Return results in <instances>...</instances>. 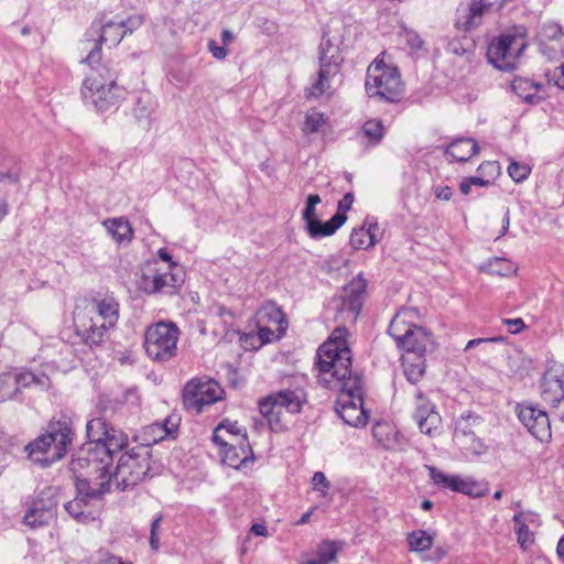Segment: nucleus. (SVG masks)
<instances>
[{
	"label": "nucleus",
	"mask_w": 564,
	"mask_h": 564,
	"mask_svg": "<svg viewBox=\"0 0 564 564\" xmlns=\"http://www.w3.org/2000/svg\"><path fill=\"white\" fill-rule=\"evenodd\" d=\"M346 327H336L327 341L317 350L318 381L339 392L336 412L343 421L354 427H364L369 420L364 408L361 378L351 370V351L347 343Z\"/></svg>",
	"instance_id": "1"
},
{
	"label": "nucleus",
	"mask_w": 564,
	"mask_h": 564,
	"mask_svg": "<svg viewBox=\"0 0 564 564\" xmlns=\"http://www.w3.org/2000/svg\"><path fill=\"white\" fill-rule=\"evenodd\" d=\"M83 51L89 53L83 62L91 67L82 87V96L87 105L98 111H107L126 98V89L117 84L116 72L108 65L99 64L100 48L97 42L85 41Z\"/></svg>",
	"instance_id": "2"
},
{
	"label": "nucleus",
	"mask_w": 564,
	"mask_h": 564,
	"mask_svg": "<svg viewBox=\"0 0 564 564\" xmlns=\"http://www.w3.org/2000/svg\"><path fill=\"white\" fill-rule=\"evenodd\" d=\"M105 445L83 446L72 459L69 469L79 495L99 497L109 491L113 454Z\"/></svg>",
	"instance_id": "3"
},
{
	"label": "nucleus",
	"mask_w": 564,
	"mask_h": 564,
	"mask_svg": "<svg viewBox=\"0 0 564 564\" xmlns=\"http://www.w3.org/2000/svg\"><path fill=\"white\" fill-rule=\"evenodd\" d=\"M73 436L74 432L67 419L53 421L43 435L26 445L25 451L34 464L46 467L65 456Z\"/></svg>",
	"instance_id": "4"
},
{
	"label": "nucleus",
	"mask_w": 564,
	"mask_h": 564,
	"mask_svg": "<svg viewBox=\"0 0 564 564\" xmlns=\"http://www.w3.org/2000/svg\"><path fill=\"white\" fill-rule=\"evenodd\" d=\"M382 57H377L367 69L366 91L369 97L381 101H399L403 94V85L397 67L389 66Z\"/></svg>",
	"instance_id": "5"
},
{
	"label": "nucleus",
	"mask_w": 564,
	"mask_h": 564,
	"mask_svg": "<svg viewBox=\"0 0 564 564\" xmlns=\"http://www.w3.org/2000/svg\"><path fill=\"white\" fill-rule=\"evenodd\" d=\"M413 312L400 311L391 321L388 333L394 339L398 347L405 350V354H421L433 345L432 335L423 327L411 323Z\"/></svg>",
	"instance_id": "6"
},
{
	"label": "nucleus",
	"mask_w": 564,
	"mask_h": 564,
	"mask_svg": "<svg viewBox=\"0 0 564 564\" xmlns=\"http://www.w3.org/2000/svg\"><path fill=\"white\" fill-rule=\"evenodd\" d=\"M305 402L302 389H284L272 392L259 401V411L267 419L273 432L283 430L282 411L299 413Z\"/></svg>",
	"instance_id": "7"
},
{
	"label": "nucleus",
	"mask_w": 564,
	"mask_h": 564,
	"mask_svg": "<svg viewBox=\"0 0 564 564\" xmlns=\"http://www.w3.org/2000/svg\"><path fill=\"white\" fill-rule=\"evenodd\" d=\"M150 471V454L147 447L140 446L122 454L112 473L117 488L126 490L142 481Z\"/></svg>",
	"instance_id": "8"
},
{
	"label": "nucleus",
	"mask_w": 564,
	"mask_h": 564,
	"mask_svg": "<svg viewBox=\"0 0 564 564\" xmlns=\"http://www.w3.org/2000/svg\"><path fill=\"white\" fill-rule=\"evenodd\" d=\"M180 330L172 322H159L147 328L144 348L156 361H166L176 355Z\"/></svg>",
	"instance_id": "9"
},
{
	"label": "nucleus",
	"mask_w": 564,
	"mask_h": 564,
	"mask_svg": "<svg viewBox=\"0 0 564 564\" xmlns=\"http://www.w3.org/2000/svg\"><path fill=\"white\" fill-rule=\"evenodd\" d=\"M51 379L44 372L14 369L0 373V403L14 399L24 389L46 391Z\"/></svg>",
	"instance_id": "10"
},
{
	"label": "nucleus",
	"mask_w": 564,
	"mask_h": 564,
	"mask_svg": "<svg viewBox=\"0 0 564 564\" xmlns=\"http://www.w3.org/2000/svg\"><path fill=\"white\" fill-rule=\"evenodd\" d=\"M319 72L317 80L312 85L308 91L310 97H319L330 88V79L337 75L343 62L340 48L337 43L324 34L319 45Z\"/></svg>",
	"instance_id": "11"
},
{
	"label": "nucleus",
	"mask_w": 564,
	"mask_h": 564,
	"mask_svg": "<svg viewBox=\"0 0 564 564\" xmlns=\"http://www.w3.org/2000/svg\"><path fill=\"white\" fill-rule=\"evenodd\" d=\"M527 47L525 39L520 34H501L488 46L489 62L498 69L510 70Z\"/></svg>",
	"instance_id": "12"
},
{
	"label": "nucleus",
	"mask_w": 564,
	"mask_h": 564,
	"mask_svg": "<svg viewBox=\"0 0 564 564\" xmlns=\"http://www.w3.org/2000/svg\"><path fill=\"white\" fill-rule=\"evenodd\" d=\"M224 390L213 379L195 378L186 383L183 390V403L188 411L200 413L205 406L220 401Z\"/></svg>",
	"instance_id": "13"
},
{
	"label": "nucleus",
	"mask_w": 564,
	"mask_h": 564,
	"mask_svg": "<svg viewBox=\"0 0 564 564\" xmlns=\"http://www.w3.org/2000/svg\"><path fill=\"white\" fill-rule=\"evenodd\" d=\"M183 282V271L178 265L158 267L156 263L148 264L139 280V288L148 294L162 291L164 288H176Z\"/></svg>",
	"instance_id": "14"
},
{
	"label": "nucleus",
	"mask_w": 564,
	"mask_h": 564,
	"mask_svg": "<svg viewBox=\"0 0 564 564\" xmlns=\"http://www.w3.org/2000/svg\"><path fill=\"white\" fill-rule=\"evenodd\" d=\"M319 203V195L310 194L306 198L305 208L302 212V218L306 224V231L313 239L332 236L347 220L346 215L336 213L328 221L322 223L316 217V206Z\"/></svg>",
	"instance_id": "15"
},
{
	"label": "nucleus",
	"mask_w": 564,
	"mask_h": 564,
	"mask_svg": "<svg viewBox=\"0 0 564 564\" xmlns=\"http://www.w3.org/2000/svg\"><path fill=\"white\" fill-rule=\"evenodd\" d=\"M86 432L89 442L85 446L105 445L111 452H119L128 444V435L101 417L89 420Z\"/></svg>",
	"instance_id": "16"
},
{
	"label": "nucleus",
	"mask_w": 564,
	"mask_h": 564,
	"mask_svg": "<svg viewBox=\"0 0 564 564\" xmlns=\"http://www.w3.org/2000/svg\"><path fill=\"white\" fill-rule=\"evenodd\" d=\"M88 315V311L79 306L76 307L74 311L75 333L87 346H100L106 341L109 330L112 328L97 315L91 318Z\"/></svg>",
	"instance_id": "17"
},
{
	"label": "nucleus",
	"mask_w": 564,
	"mask_h": 564,
	"mask_svg": "<svg viewBox=\"0 0 564 564\" xmlns=\"http://www.w3.org/2000/svg\"><path fill=\"white\" fill-rule=\"evenodd\" d=\"M517 413L520 422L535 438L542 442L551 438V421L543 409L522 403L517 405Z\"/></svg>",
	"instance_id": "18"
},
{
	"label": "nucleus",
	"mask_w": 564,
	"mask_h": 564,
	"mask_svg": "<svg viewBox=\"0 0 564 564\" xmlns=\"http://www.w3.org/2000/svg\"><path fill=\"white\" fill-rule=\"evenodd\" d=\"M427 468L430 478L438 487L471 497H482L486 494V489L471 477L463 478L457 475L445 474L435 467Z\"/></svg>",
	"instance_id": "19"
},
{
	"label": "nucleus",
	"mask_w": 564,
	"mask_h": 564,
	"mask_svg": "<svg viewBox=\"0 0 564 564\" xmlns=\"http://www.w3.org/2000/svg\"><path fill=\"white\" fill-rule=\"evenodd\" d=\"M57 502L48 491H41L28 508L23 523L32 529L47 525L56 516Z\"/></svg>",
	"instance_id": "20"
},
{
	"label": "nucleus",
	"mask_w": 564,
	"mask_h": 564,
	"mask_svg": "<svg viewBox=\"0 0 564 564\" xmlns=\"http://www.w3.org/2000/svg\"><path fill=\"white\" fill-rule=\"evenodd\" d=\"M477 420V416L470 414L459 416L455 423L454 441L465 452L480 455L485 453L486 446L476 438L473 431V425Z\"/></svg>",
	"instance_id": "21"
},
{
	"label": "nucleus",
	"mask_w": 564,
	"mask_h": 564,
	"mask_svg": "<svg viewBox=\"0 0 564 564\" xmlns=\"http://www.w3.org/2000/svg\"><path fill=\"white\" fill-rule=\"evenodd\" d=\"M366 289L367 281L361 275L354 279L343 290L341 305L338 308L339 312L341 314L346 313L348 318L356 321L362 306Z\"/></svg>",
	"instance_id": "22"
},
{
	"label": "nucleus",
	"mask_w": 564,
	"mask_h": 564,
	"mask_svg": "<svg viewBox=\"0 0 564 564\" xmlns=\"http://www.w3.org/2000/svg\"><path fill=\"white\" fill-rule=\"evenodd\" d=\"M564 370L562 365H553L546 369L541 382V395L543 400L555 405L564 399Z\"/></svg>",
	"instance_id": "23"
},
{
	"label": "nucleus",
	"mask_w": 564,
	"mask_h": 564,
	"mask_svg": "<svg viewBox=\"0 0 564 564\" xmlns=\"http://www.w3.org/2000/svg\"><path fill=\"white\" fill-rule=\"evenodd\" d=\"M415 411L414 420L417 423L420 431L424 434L431 435L436 430L441 422L440 414L435 411L434 404L423 394L422 391H415Z\"/></svg>",
	"instance_id": "24"
},
{
	"label": "nucleus",
	"mask_w": 564,
	"mask_h": 564,
	"mask_svg": "<svg viewBox=\"0 0 564 564\" xmlns=\"http://www.w3.org/2000/svg\"><path fill=\"white\" fill-rule=\"evenodd\" d=\"M541 52L551 61H560L564 51V33L558 24L551 23L542 26L540 32Z\"/></svg>",
	"instance_id": "25"
},
{
	"label": "nucleus",
	"mask_w": 564,
	"mask_h": 564,
	"mask_svg": "<svg viewBox=\"0 0 564 564\" xmlns=\"http://www.w3.org/2000/svg\"><path fill=\"white\" fill-rule=\"evenodd\" d=\"M83 308L88 311L89 318L97 315V317H100L111 328H113L119 321V303L111 295L94 297Z\"/></svg>",
	"instance_id": "26"
},
{
	"label": "nucleus",
	"mask_w": 564,
	"mask_h": 564,
	"mask_svg": "<svg viewBox=\"0 0 564 564\" xmlns=\"http://www.w3.org/2000/svg\"><path fill=\"white\" fill-rule=\"evenodd\" d=\"M213 441L219 446H227V444L234 442L238 445H246L248 447L247 432L236 421H223L215 429L213 433ZM245 451L248 452V448Z\"/></svg>",
	"instance_id": "27"
},
{
	"label": "nucleus",
	"mask_w": 564,
	"mask_h": 564,
	"mask_svg": "<svg viewBox=\"0 0 564 564\" xmlns=\"http://www.w3.org/2000/svg\"><path fill=\"white\" fill-rule=\"evenodd\" d=\"M180 419L176 415L167 416L162 422H155L144 427L143 440L148 444H155L167 436H174L177 431Z\"/></svg>",
	"instance_id": "28"
},
{
	"label": "nucleus",
	"mask_w": 564,
	"mask_h": 564,
	"mask_svg": "<svg viewBox=\"0 0 564 564\" xmlns=\"http://www.w3.org/2000/svg\"><path fill=\"white\" fill-rule=\"evenodd\" d=\"M478 145L471 138H459L451 142L445 152L457 162H466L478 153Z\"/></svg>",
	"instance_id": "29"
},
{
	"label": "nucleus",
	"mask_w": 564,
	"mask_h": 564,
	"mask_svg": "<svg viewBox=\"0 0 564 564\" xmlns=\"http://www.w3.org/2000/svg\"><path fill=\"white\" fill-rule=\"evenodd\" d=\"M403 372L411 383L419 382L425 373V359L421 354H404L401 358Z\"/></svg>",
	"instance_id": "30"
},
{
	"label": "nucleus",
	"mask_w": 564,
	"mask_h": 564,
	"mask_svg": "<svg viewBox=\"0 0 564 564\" xmlns=\"http://www.w3.org/2000/svg\"><path fill=\"white\" fill-rule=\"evenodd\" d=\"M225 449L224 452V460L226 464H228L230 467L239 468L242 465H246V463L250 459V456L252 455V449L250 444L248 443V452L246 445H238L237 443L230 442L227 444V446H223Z\"/></svg>",
	"instance_id": "31"
},
{
	"label": "nucleus",
	"mask_w": 564,
	"mask_h": 564,
	"mask_svg": "<svg viewBox=\"0 0 564 564\" xmlns=\"http://www.w3.org/2000/svg\"><path fill=\"white\" fill-rule=\"evenodd\" d=\"M102 225L118 242L130 241L133 237L132 227L123 217L106 219Z\"/></svg>",
	"instance_id": "32"
},
{
	"label": "nucleus",
	"mask_w": 564,
	"mask_h": 564,
	"mask_svg": "<svg viewBox=\"0 0 564 564\" xmlns=\"http://www.w3.org/2000/svg\"><path fill=\"white\" fill-rule=\"evenodd\" d=\"M503 4V0H480L479 3H471L468 8V20L466 28L473 29L480 24L481 14L486 10H499Z\"/></svg>",
	"instance_id": "33"
},
{
	"label": "nucleus",
	"mask_w": 564,
	"mask_h": 564,
	"mask_svg": "<svg viewBox=\"0 0 564 564\" xmlns=\"http://www.w3.org/2000/svg\"><path fill=\"white\" fill-rule=\"evenodd\" d=\"M540 88V84H535L528 78L519 77L512 82L513 91L529 104H534L541 99L539 96Z\"/></svg>",
	"instance_id": "34"
},
{
	"label": "nucleus",
	"mask_w": 564,
	"mask_h": 564,
	"mask_svg": "<svg viewBox=\"0 0 564 564\" xmlns=\"http://www.w3.org/2000/svg\"><path fill=\"white\" fill-rule=\"evenodd\" d=\"M339 547L335 542L323 541L316 551L315 558L303 560L301 564H330L336 562Z\"/></svg>",
	"instance_id": "35"
},
{
	"label": "nucleus",
	"mask_w": 564,
	"mask_h": 564,
	"mask_svg": "<svg viewBox=\"0 0 564 564\" xmlns=\"http://www.w3.org/2000/svg\"><path fill=\"white\" fill-rule=\"evenodd\" d=\"M90 498L93 497L79 495V491L77 490V497L74 500L68 501L65 505V509L74 519L79 522H87L93 520L94 517L91 516V512L85 510V507H87V500Z\"/></svg>",
	"instance_id": "36"
},
{
	"label": "nucleus",
	"mask_w": 564,
	"mask_h": 564,
	"mask_svg": "<svg viewBox=\"0 0 564 564\" xmlns=\"http://www.w3.org/2000/svg\"><path fill=\"white\" fill-rule=\"evenodd\" d=\"M100 32V42L109 46H116L124 36L122 25H120L119 21L111 20L106 22L102 24Z\"/></svg>",
	"instance_id": "37"
},
{
	"label": "nucleus",
	"mask_w": 564,
	"mask_h": 564,
	"mask_svg": "<svg viewBox=\"0 0 564 564\" xmlns=\"http://www.w3.org/2000/svg\"><path fill=\"white\" fill-rule=\"evenodd\" d=\"M283 313L274 304L263 305L257 313V324L273 323L278 325V329H282Z\"/></svg>",
	"instance_id": "38"
},
{
	"label": "nucleus",
	"mask_w": 564,
	"mask_h": 564,
	"mask_svg": "<svg viewBox=\"0 0 564 564\" xmlns=\"http://www.w3.org/2000/svg\"><path fill=\"white\" fill-rule=\"evenodd\" d=\"M409 549L412 552H423L431 549L433 544V536L426 531L416 530L410 533L406 538Z\"/></svg>",
	"instance_id": "39"
},
{
	"label": "nucleus",
	"mask_w": 564,
	"mask_h": 564,
	"mask_svg": "<svg viewBox=\"0 0 564 564\" xmlns=\"http://www.w3.org/2000/svg\"><path fill=\"white\" fill-rule=\"evenodd\" d=\"M274 337V332L268 327L265 324H258V333L256 335L249 334L245 338V345H248L250 340V346L254 349L262 347L263 345L270 343Z\"/></svg>",
	"instance_id": "40"
},
{
	"label": "nucleus",
	"mask_w": 564,
	"mask_h": 564,
	"mask_svg": "<svg viewBox=\"0 0 564 564\" xmlns=\"http://www.w3.org/2000/svg\"><path fill=\"white\" fill-rule=\"evenodd\" d=\"M20 167L13 158L3 159L0 164V183L15 184L19 181Z\"/></svg>",
	"instance_id": "41"
},
{
	"label": "nucleus",
	"mask_w": 564,
	"mask_h": 564,
	"mask_svg": "<svg viewBox=\"0 0 564 564\" xmlns=\"http://www.w3.org/2000/svg\"><path fill=\"white\" fill-rule=\"evenodd\" d=\"M326 121L327 118L324 113L315 110L308 111L305 116L302 131L305 134L318 132L326 124Z\"/></svg>",
	"instance_id": "42"
},
{
	"label": "nucleus",
	"mask_w": 564,
	"mask_h": 564,
	"mask_svg": "<svg viewBox=\"0 0 564 564\" xmlns=\"http://www.w3.org/2000/svg\"><path fill=\"white\" fill-rule=\"evenodd\" d=\"M513 521L516 523V533L518 535L519 543L524 546L532 542V533L530 532L522 512L514 514Z\"/></svg>",
	"instance_id": "43"
},
{
	"label": "nucleus",
	"mask_w": 564,
	"mask_h": 564,
	"mask_svg": "<svg viewBox=\"0 0 564 564\" xmlns=\"http://www.w3.org/2000/svg\"><path fill=\"white\" fill-rule=\"evenodd\" d=\"M364 227L354 229L350 235V245L355 249H367L373 246V237H369Z\"/></svg>",
	"instance_id": "44"
},
{
	"label": "nucleus",
	"mask_w": 564,
	"mask_h": 564,
	"mask_svg": "<svg viewBox=\"0 0 564 564\" xmlns=\"http://www.w3.org/2000/svg\"><path fill=\"white\" fill-rule=\"evenodd\" d=\"M364 134L375 143H378L383 137V126L380 120L371 119L362 126Z\"/></svg>",
	"instance_id": "45"
},
{
	"label": "nucleus",
	"mask_w": 564,
	"mask_h": 564,
	"mask_svg": "<svg viewBox=\"0 0 564 564\" xmlns=\"http://www.w3.org/2000/svg\"><path fill=\"white\" fill-rule=\"evenodd\" d=\"M508 173L514 182L520 183L528 178L531 173V167L528 164L512 160L508 166Z\"/></svg>",
	"instance_id": "46"
},
{
	"label": "nucleus",
	"mask_w": 564,
	"mask_h": 564,
	"mask_svg": "<svg viewBox=\"0 0 564 564\" xmlns=\"http://www.w3.org/2000/svg\"><path fill=\"white\" fill-rule=\"evenodd\" d=\"M313 490L319 492L321 497H325L330 487L329 481L326 479L325 474L322 471L314 473L312 477Z\"/></svg>",
	"instance_id": "47"
},
{
	"label": "nucleus",
	"mask_w": 564,
	"mask_h": 564,
	"mask_svg": "<svg viewBox=\"0 0 564 564\" xmlns=\"http://www.w3.org/2000/svg\"><path fill=\"white\" fill-rule=\"evenodd\" d=\"M564 58L563 54L560 55V59ZM546 77H549V82H553L554 85L561 89H564V62L556 66L553 70L546 72Z\"/></svg>",
	"instance_id": "48"
},
{
	"label": "nucleus",
	"mask_w": 564,
	"mask_h": 564,
	"mask_svg": "<svg viewBox=\"0 0 564 564\" xmlns=\"http://www.w3.org/2000/svg\"><path fill=\"white\" fill-rule=\"evenodd\" d=\"M143 17L140 14H133L127 18L126 20H119L120 25H122V31L124 35L132 33L134 30L139 29L143 24Z\"/></svg>",
	"instance_id": "49"
},
{
	"label": "nucleus",
	"mask_w": 564,
	"mask_h": 564,
	"mask_svg": "<svg viewBox=\"0 0 564 564\" xmlns=\"http://www.w3.org/2000/svg\"><path fill=\"white\" fill-rule=\"evenodd\" d=\"M447 51L457 56H466V58H469V55L471 53L469 48L465 46V43L462 40L457 39H454L448 42Z\"/></svg>",
	"instance_id": "50"
},
{
	"label": "nucleus",
	"mask_w": 564,
	"mask_h": 564,
	"mask_svg": "<svg viewBox=\"0 0 564 564\" xmlns=\"http://www.w3.org/2000/svg\"><path fill=\"white\" fill-rule=\"evenodd\" d=\"M512 271V265L505 259L497 258L490 263V272L494 274L508 275Z\"/></svg>",
	"instance_id": "51"
},
{
	"label": "nucleus",
	"mask_w": 564,
	"mask_h": 564,
	"mask_svg": "<svg viewBox=\"0 0 564 564\" xmlns=\"http://www.w3.org/2000/svg\"><path fill=\"white\" fill-rule=\"evenodd\" d=\"M162 516H158L151 523L150 530V546L152 550L158 551L160 547V539L158 535V531L161 527Z\"/></svg>",
	"instance_id": "52"
},
{
	"label": "nucleus",
	"mask_w": 564,
	"mask_h": 564,
	"mask_svg": "<svg viewBox=\"0 0 564 564\" xmlns=\"http://www.w3.org/2000/svg\"><path fill=\"white\" fill-rule=\"evenodd\" d=\"M502 323L508 327L510 334H518L524 328L522 318H506Z\"/></svg>",
	"instance_id": "53"
},
{
	"label": "nucleus",
	"mask_w": 564,
	"mask_h": 564,
	"mask_svg": "<svg viewBox=\"0 0 564 564\" xmlns=\"http://www.w3.org/2000/svg\"><path fill=\"white\" fill-rule=\"evenodd\" d=\"M208 50L216 59H224L228 55V51L224 46H219L215 40L208 42Z\"/></svg>",
	"instance_id": "54"
},
{
	"label": "nucleus",
	"mask_w": 564,
	"mask_h": 564,
	"mask_svg": "<svg viewBox=\"0 0 564 564\" xmlns=\"http://www.w3.org/2000/svg\"><path fill=\"white\" fill-rule=\"evenodd\" d=\"M434 195L437 199L449 200L453 196L452 188L447 185H437L433 187Z\"/></svg>",
	"instance_id": "55"
},
{
	"label": "nucleus",
	"mask_w": 564,
	"mask_h": 564,
	"mask_svg": "<svg viewBox=\"0 0 564 564\" xmlns=\"http://www.w3.org/2000/svg\"><path fill=\"white\" fill-rule=\"evenodd\" d=\"M354 203V195L351 193H347L338 203V212L339 214H344L351 208Z\"/></svg>",
	"instance_id": "56"
},
{
	"label": "nucleus",
	"mask_w": 564,
	"mask_h": 564,
	"mask_svg": "<svg viewBox=\"0 0 564 564\" xmlns=\"http://www.w3.org/2000/svg\"><path fill=\"white\" fill-rule=\"evenodd\" d=\"M405 41L413 50L421 48L423 41L415 32H405Z\"/></svg>",
	"instance_id": "57"
},
{
	"label": "nucleus",
	"mask_w": 564,
	"mask_h": 564,
	"mask_svg": "<svg viewBox=\"0 0 564 564\" xmlns=\"http://www.w3.org/2000/svg\"><path fill=\"white\" fill-rule=\"evenodd\" d=\"M501 340V337H491V338H476V339H471L469 340L467 344H466V347H465V350H468L470 348H474L482 343H488V341H500Z\"/></svg>",
	"instance_id": "58"
},
{
	"label": "nucleus",
	"mask_w": 564,
	"mask_h": 564,
	"mask_svg": "<svg viewBox=\"0 0 564 564\" xmlns=\"http://www.w3.org/2000/svg\"><path fill=\"white\" fill-rule=\"evenodd\" d=\"M251 532L254 534V535H258V536H267L268 535V529L264 524L262 523H254L252 527H251Z\"/></svg>",
	"instance_id": "59"
},
{
	"label": "nucleus",
	"mask_w": 564,
	"mask_h": 564,
	"mask_svg": "<svg viewBox=\"0 0 564 564\" xmlns=\"http://www.w3.org/2000/svg\"><path fill=\"white\" fill-rule=\"evenodd\" d=\"M473 183L470 182L469 177L464 178L459 184V189L462 194L468 195L470 193Z\"/></svg>",
	"instance_id": "60"
},
{
	"label": "nucleus",
	"mask_w": 564,
	"mask_h": 564,
	"mask_svg": "<svg viewBox=\"0 0 564 564\" xmlns=\"http://www.w3.org/2000/svg\"><path fill=\"white\" fill-rule=\"evenodd\" d=\"M366 232H369V237H373V246L379 241L378 234H379V226L377 224H372L369 226L368 229H366Z\"/></svg>",
	"instance_id": "61"
},
{
	"label": "nucleus",
	"mask_w": 564,
	"mask_h": 564,
	"mask_svg": "<svg viewBox=\"0 0 564 564\" xmlns=\"http://www.w3.org/2000/svg\"><path fill=\"white\" fill-rule=\"evenodd\" d=\"M469 178H470V182L473 183V185H476V186L487 187L490 185V181L485 180L482 177L471 176Z\"/></svg>",
	"instance_id": "62"
},
{
	"label": "nucleus",
	"mask_w": 564,
	"mask_h": 564,
	"mask_svg": "<svg viewBox=\"0 0 564 564\" xmlns=\"http://www.w3.org/2000/svg\"><path fill=\"white\" fill-rule=\"evenodd\" d=\"M553 414L564 422V399L555 405Z\"/></svg>",
	"instance_id": "63"
},
{
	"label": "nucleus",
	"mask_w": 564,
	"mask_h": 564,
	"mask_svg": "<svg viewBox=\"0 0 564 564\" xmlns=\"http://www.w3.org/2000/svg\"><path fill=\"white\" fill-rule=\"evenodd\" d=\"M556 552H557L560 558L564 562V535L561 538V540L557 543Z\"/></svg>",
	"instance_id": "64"
}]
</instances>
